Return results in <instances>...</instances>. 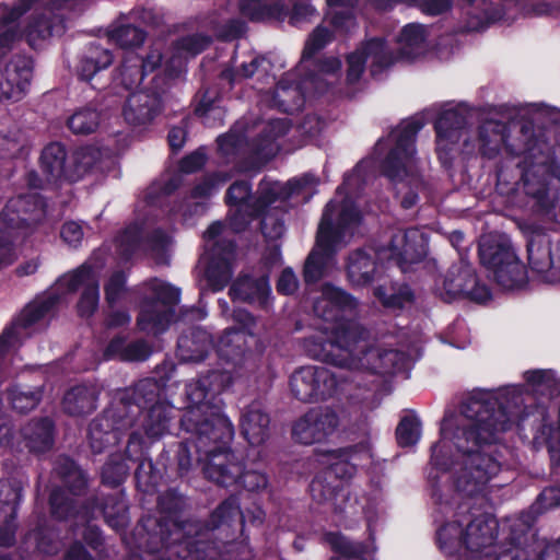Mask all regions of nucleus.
<instances>
[{"instance_id":"obj_1","label":"nucleus","mask_w":560,"mask_h":560,"mask_svg":"<svg viewBox=\"0 0 560 560\" xmlns=\"http://www.w3.org/2000/svg\"><path fill=\"white\" fill-rule=\"evenodd\" d=\"M523 398L515 392L499 396L479 393L465 399L457 412H447L431 462L450 471L454 491L462 498L480 494L501 470V455L493 444L521 419Z\"/></svg>"},{"instance_id":"obj_2","label":"nucleus","mask_w":560,"mask_h":560,"mask_svg":"<svg viewBox=\"0 0 560 560\" xmlns=\"http://www.w3.org/2000/svg\"><path fill=\"white\" fill-rule=\"evenodd\" d=\"M207 422L198 410L186 415L184 424L197 432V450L205 455L202 471L209 480L222 487H231L240 481L243 463L230 450L234 427L222 409H215Z\"/></svg>"},{"instance_id":"obj_3","label":"nucleus","mask_w":560,"mask_h":560,"mask_svg":"<svg viewBox=\"0 0 560 560\" xmlns=\"http://www.w3.org/2000/svg\"><path fill=\"white\" fill-rule=\"evenodd\" d=\"M361 222V213L349 198L327 203L316 234V243L304 264V280L319 281Z\"/></svg>"},{"instance_id":"obj_4","label":"nucleus","mask_w":560,"mask_h":560,"mask_svg":"<svg viewBox=\"0 0 560 560\" xmlns=\"http://www.w3.org/2000/svg\"><path fill=\"white\" fill-rule=\"evenodd\" d=\"M422 127L423 122L419 119L406 120L395 128L387 139L393 142V147L382 167L390 180L402 184L398 194L402 195L400 202L405 209H410L418 200L415 191L407 190L408 186L413 185L417 189L421 186L417 174L415 141Z\"/></svg>"},{"instance_id":"obj_5","label":"nucleus","mask_w":560,"mask_h":560,"mask_svg":"<svg viewBox=\"0 0 560 560\" xmlns=\"http://www.w3.org/2000/svg\"><path fill=\"white\" fill-rule=\"evenodd\" d=\"M364 327L355 322H340L330 328V335L314 334L303 340L306 353L318 361L346 369L360 365L354 351L361 350L364 338Z\"/></svg>"},{"instance_id":"obj_6","label":"nucleus","mask_w":560,"mask_h":560,"mask_svg":"<svg viewBox=\"0 0 560 560\" xmlns=\"http://www.w3.org/2000/svg\"><path fill=\"white\" fill-rule=\"evenodd\" d=\"M215 376L217 374L212 373L209 376L190 382L186 387L187 406L182 415L180 425L191 436L178 445L176 462L180 475L187 474L195 463L203 464L205 455H201L196 446L198 434L194 430H189L184 424V420L189 411L198 410L207 422H213L210 418H213L211 413L214 411V408L222 409V400L211 388V378Z\"/></svg>"},{"instance_id":"obj_7","label":"nucleus","mask_w":560,"mask_h":560,"mask_svg":"<svg viewBox=\"0 0 560 560\" xmlns=\"http://www.w3.org/2000/svg\"><path fill=\"white\" fill-rule=\"evenodd\" d=\"M151 289L152 298L142 303L137 324L140 330L158 335L166 330L174 318L179 290L160 280H154Z\"/></svg>"},{"instance_id":"obj_8","label":"nucleus","mask_w":560,"mask_h":560,"mask_svg":"<svg viewBox=\"0 0 560 560\" xmlns=\"http://www.w3.org/2000/svg\"><path fill=\"white\" fill-rule=\"evenodd\" d=\"M435 290L445 302L469 299L482 303L490 298L489 289L479 283L475 269L463 260L453 264L436 280Z\"/></svg>"},{"instance_id":"obj_9","label":"nucleus","mask_w":560,"mask_h":560,"mask_svg":"<svg viewBox=\"0 0 560 560\" xmlns=\"http://www.w3.org/2000/svg\"><path fill=\"white\" fill-rule=\"evenodd\" d=\"M342 381L325 366L307 365L293 372L291 392L301 401L325 400L338 393Z\"/></svg>"},{"instance_id":"obj_10","label":"nucleus","mask_w":560,"mask_h":560,"mask_svg":"<svg viewBox=\"0 0 560 560\" xmlns=\"http://www.w3.org/2000/svg\"><path fill=\"white\" fill-rule=\"evenodd\" d=\"M463 523L464 520L460 518L441 527L438 533L439 540L445 545L460 541L472 552H480L492 546L497 524L489 515H476L467 523L465 530Z\"/></svg>"},{"instance_id":"obj_11","label":"nucleus","mask_w":560,"mask_h":560,"mask_svg":"<svg viewBox=\"0 0 560 560\" xmlns=\"http://www.w3.org/2000/svg\"><path fill=\"white\" fill-rule=\"evenodd\" d=\"M223 231L220 222L212 223L205 232V238L210 249L209 264L206 269L208 285L213 291L222 290L232 276L231 262L234 258V244L231 241H214Z\"/></svg>"},{"instance_id":"obj_12","label":"nucleus","mask_w":560,"mask_h":560,"mask_svg":"<svg viewBox=\"0 0 560 560\" xmlns=\"http://www.w3.org/2000/svg\"><path fill=\"white\" fill-rule=\"evenodd\" d=\"M368 60L371 61L372 74H375L389 67L394 62V56L381 38H373L361 44L347 56V85L353 86L360 82Z\"/></svg>"},{"instance_id":"obj_13","label":"nucleus","mask_w":560,"mask_h":560,"mask_svg":"<svg viewBox=\"0 0 560 560\" xmlns=\"http://www.w3.org/2000/svg\"><path fill=\"white\" fill-rule=\"evenodd\" d=\"M68 154L63 144L51 142L47 144L40 154L39 165L42 173L46 176L47 183L57 182L61 178L74 179L86 172L92 165L86 150L78 151L74 155L75 170L67 166Z\"/></svg>"},{"instance_id":"obj_14","label":"nucleus","mask_w":560,"mask_h":560,"mask_svg":"<svg viewBox=\"0 0 560 560\" xmlns=\"http://www.w3.org/2000/svg\"><path fill=\"white\" fill-rule=\"evenodd\" d=\"M363 347L354 351V357L360 360V365L349 368L350 371H369L381 375H390L402 371L407 363L404 352L395 349L374 347L370 343V331L364 327Z\"/></svg>"},{"instance_id":"obj_15","label":"nucleus","mask_w":560,"mask_h":560,"mask_svg":"<svg viewBox=\"0 0 560 560\" xmlns=\"http://www.w3.org/2000/svg\"><path fill=\"white\" fill-rule=\"evenodd\" d=\"M275 188H261V194L252 205L249 201L250 187L247 182H236L228 189V201L238 206L235 213L231 215L230 224L236 232L243 231L250 220L258 215L265 207L273 202L276 199Z\"/></svg>"},{"instance_id":"obj_16","label":"nucleus","mask_w":560,"mask_h":560,"mask_svg":"<svg viewBox=\"0 0 560 560\" xmlns=\"http://www.w3.org/2000/svg\"><path fill=\"white\" fill-rule=\"evenodd\" d=\"M340 422V417L334 409L314 408L295 422L292 433L302 444L318 443L331 435Z\"/></svg>"},{"instance_id":"obj_17","label":"nucleus","mask_w":560,"mask_h":560,"mask_svg":"<svg viewBox=\"0 0 560 560\" xmlns=\"http://www.w3.org/2000/svg\"><path fill=\"white\" fill-rule=\"evenodd\" d=\"M46 215V206L37 192L12 198L0 214V230H14L39 223Z\"/></svg>"},{"instance_id":"obj_18","label":"nucleus","mask_w":560,"mask_h":560,"mask_svg":"<svg viewBox=\"0 0 560 560\" xmlns=\"http://www.w3.org/2000/svg\"><path fill=\"white\" fill-rule=\"evenodd\" d=\"M132 427V419L122 416L121 408L115 406L95 418L89 427V443L94 453H102L116 444L119 434Z\"/></svg>"},{"instance_id":"obj_19","label":"nucleus","mask_w":560,"mask_h":560,"mask_svg":"<svg viewBox=\"0 0 560 560\" xmlns=\"http://www.w3.org/2000/svg\"><path fill=\"white\" fill-rule=\"evenodd\" d=\"M57 300L55 295H49L26 305L14 323L0 336V355L16 348L24 337L22 331L44 319L51 312Z\"/></svg>"},{"instance_id":"obj_20","label":"nucleus","mask_w":560,"mask_h":560,"mask_svg":"<svg viewBox=\"0 0 560 560\" xmlns=\"http://www.w3.org/2000/svg\"><path fill=\"white\" fill-rule=\"evenodd\" d=\"M102 514L106 524L119 532L129 524L128 506L121 493L102 499L89 500L81 511L75 513L78 523L86 524Z\"/></svg>"},{"instance_id":"obj_21","label":"nucleus","mask_w":560,"mask_h":560,"mask_svg":"<svg viewBox=\"0 0 560 560\" xmlns=\"http://www.w3.org/2000/svg\"><path fill=\"white\" fill-rule=\"evenodd\" d=\"M467 125L468 113L462 108L444 110L436 120V152L444 165L451 163L452 152L463 137Z\"/></svg>"},{"instance_id":"obj_22","label":"nucleus","mask_w":560,"mask_h":560,"mask_svg":"<svg viewBox=\"0 0 560 560\" xmlns=\"http://www.w3.org/2000/svg\"><path fill=\"white\" fill-rule=\"evenodd\" d=\"M292 77L291 73L285 74L277 84L270 98L271 106L289 114L302 108L306 93H311L313 90L322 91V88L318 86V75L307 77L299 83H295Z\"/></svg>"},{"instance_id":"obj_23","label":"nucleus","mask_w":560,"mask_h":560,"mask_svg":"<svg viewBox=\"0 0 560 560\" xmlns=\"http://www.w3.org/2000/svg\"><path fill=\"white\" fill-rule=\"evenodd\" d=\"M358 307V301L345 290L326 283L322 287L320 295L315 299L313 310L316 316L326 322H334V326L340 322L346 313H353Z\"/></svg>"},{"instance_id":"obj_24","label":"nucleus","mask_w":560,"mask_h":560,"mask_svg":"<svg viewBox=\"0 0 560 560\" xmlns=\"http://www.w3.org/2000/svg\"><path fill=\"white\" fill-rule=\"evenodd\" d=\"M163 388L153 378H144L138 382L133 387L126 389L116 408H121L122 416L129 417L135 421V416L143 409H150L158 404H166L162 399Z\"/></svg>"},{"instance_id":"obj_25","label":"nucleus","mask_w":560,"mask_h":560,"mask_svg":"<svg viewBox=\"0 0 560 560\" xmlns=\"http://www.w3.org/2000/svg\"><path fill=\"white\" fill-rule=\"evenodd\" d=\"M530 269L549 283L560 281V242L552 249L545 237L532 240L528 244Z\"/></svg>"},{"instance_id":"obj_26","label":"nucleus","mask_w":560,"mask_h":560,"mask_svg":"<svg viewBox=\"0 0 560 560\" xmlns=\"http://www.w3.org/2000/svg\"><path fill=\"white\" fill-rule=\"evenodd\" d=\"M32 71L30 58L14 57L0 73V100L19 101L30 84Z\"/></svg>"},{"instance_id":"obj_27","label":"nucleus","mask_w":560,"mask_h":560,"mask_svg":"<svg viewBox=\"0 0 560 560\" xmlns=\"http://www.w3.org/2000/svg\"><path fill=\"white\" fill-rule=\"evenodd\" d=\"M385 250L386 258L396 259L398 264L420 260L427 253V238L417 229L399 230L392 235Z\"/></svg>"},{"instance_id":"obj_28","label":"nucleus","mask_w":560,"mask_h":560,"mask_svg":"<svg viewBox=\"0 0 560 560\" xmlns=\"http://www.w3.org/2000/svg\"><path fill=\"white\" fill-rule=\"evenodd\" d=\"M61 282L67 285L69 291L84 288L78 308L81 316H91L98 305L100 298L96 271L89 265H82L72 273L65 276Z\"/></svg>"},{"instance_id":"obj_29","label":"nucleus","mask_w":560,"mask_h":560,"mask_svg":"<svg viewBox=\"0 0 560 560\" xmlns=\"http://www.w3.org/2000/svg\"><path fill=\"white\" fill-rule=\"evenodd\" d=\"M514 255L510 241L502 235H485L479 244L481 264L493 275L503 265L509 264L512 271L518 275L520 267L514 264Z\"/></svg>"},{"instance_id":"obj_30","label":"nucleus","mask_w":560,"mask_h":560,"mask_svg":"<svg viewBox=\"0 0 560 560\" xmlns=\"http://www.w3.org/2000/svg\"><path fill=\"white\" fill-rule=\"evenodd\" d=\"M160 109V98L155 93L138 91L125 101L122 117L128 125L142 127L151 124Z\"/></svg>"},{"instance_id":"obj_31","label":"nucleus","mask_w":560,"mask_h":560,"mask_svg":"<svg viewBox=\"0 0 560 560\" xmlns=\"http://www.w3.org/2000/svg\"><path fill=\"white\" fill-rule=\"evenodd\" d=\"M377 256L386 258L385 250L383 248L378 252L374 249H358L349 256L347 276L353 285H368L380 277V267L376 262Z\"/></svg>"},{"instance_id":"obj_32","label":"nucleus","mask_w":560,"mask_h":560,"mask_svg":"<svg viewBox=\"0 0 560 560\" xmlns=\"http://www.w3.org/2000/svg\"><path fill=\"white\" fill-rule=\"evenodd\" d=\"M229 294L233 301L257 303L266 307L270 296V285L266 277H238L231 285Z\"/></svg>"},{"instance_id":"obj_33","label":"nucleus","mask_w":560,"mask_h":560,"mask_svg":"<svg viewBox=\"0 0 560 560\" xmlns=\"http://www.w3.org/2000/svg\"><path fill=\"white\" fill-rule=\"evenodd\" d=\"M63 31V20L51 11H47L31 18L24 35L28 45L33 48H37L51 36L60 35Z\"/></svg>"},{"instance_id":"obj_34","label":"nucleus","mask_w":560,"mask_h":560,"mask_svg":"<svg viewBox=\"0 0 560 560\" xmlns=\"http://www.w3.org/2000/svg\"><path fill=\"white\" fill-rule=\"evenodd\" d=\"M211 347L210 335L206 330L196 327L179 337L177 353L180 360L185 362H200L207 357Z\"/></svg>"},{"instance_id":"obj_35","label":"nucleus","mask_w":560,"mask_h":560,"mask_svg":"<svg viewBox=\"0 0 560 560\" xmlns=\"http://www.w3.org/2000/svg\"><path fill=\"white\" fill-rule=\"evenodd\" d=\"M270 418L258 404L248 406L242 415V433L252 445H260L269 435Z\"/></svg>"},{"instance_id":"obj_36","label":"nucleus","mask_w":560,"mask_h":560,"mask_svg":"<svg viewBox=\"0 0 560 560\" xmlns=\"http://www.w3.org/2000/svg\"><path fill=\"white\" fill-rule=\"evenodd\" d=\"M98 392L94 386L78 385L63 397V409L71 416H84L96 408Z\"/></svg>"},{"instance_id":"obj_37","label":"nucleus","mask_w":560,"mask_h":560,"mask_svg":"<svg viewBox=\"0 0 560 560\" xmlns=\"http://www.w3.org/2000/svg\"><path fill=\"white\" fill-rule=\"evenodd\" d=\"M269 0H242L240 9L243 15L250 20H264L268 18L281 19L288 13V4L283 0H276L269 4Z\"/></svg>"},{"instance_id":"obj_38","label":"nucleus","mask_w":560,"mask_h":560,"mask_svg":"<svg viewBox=\"0 0 560 560\" xmlns=\"http://www.w3.org/2000/svg\"><path fill=\"white\" fill-rule=\"evenodd\" d=\"M23 434L32 452L42 453L52 446V424L48 419L30 422Z\"/></svg>"},{"instance_id":"obj_39","label":"nucleus","mask_w":560,"mask_h":560,"mask_svg":"<svg viewBox=\"0 0 560 560\" xmlns=\"http://www.w3.org/2000/svg\"><path fill=\"white\" fill-rule=\"evenodd\" d=\"M505 126L499 121L488 120L479 129L480 151L488 158L495 156L505 143Z\"/></svg>"},{"instance_id":"obj_40","label":"nucleus","mask_w":560,"mask_h":560,"mask_svg":"<svg viewBox=\"0 0 560 560\" xmlns=\"http://www.w3.org/2000/svg\"><path fill=\"white\" fill-rule=\"evenodd\" d=\"M106 119L102 112L91 106L82 107L74 112L68 119L69 129L77 135H90L95 132Z\"/></svg>"},{"instance_id":"obj_41","label":"nucleus","mask_w":560,"mask_h":560,"mask_svg":"<svg viewBox=\"0 0 560 560\" xmlns=\"http://www.w3.org/2000/svg\"><path fill=\"white\" fill-rule=\"evenodd\" d=\"M427 32L420 24L405 26L398 38L399 50L404 57L415 58L424 51Z\"/></svg>"},{"instance_id":"obj_42","label":"nucleus","mask_w":560,"mask_h":560,"mask_svg":"<svg viewBox=\"0 0 560 560\" xmlns=\"http://www.w3.org/2000/svg\"><path fill=\"white\" fill-rule=\"evenodd\" d=\"M172 408L167 404H158L144 415L142 428L149 438H159L168 430Z\"/></svg>"},{"instance_id":"obj_43","label":"nucleus","mask_w":560,"mask_h":560,"mask_svg":"<svg viewBox=\"0 0 560 560\" xmlns=\"http://www.w3.org/2000/svg\"><path fill=\"white\" fill-rule=\"evenodd\" d=\"M247 350L246 336L241 330L229 329L218 343L219 354L228 361L236 362L243 358Z\"/></svg>"},{"instance_id":"obj_44","label":"nucleus","mask_w":560,"mask_h":560,"mask_svg":"<svg viewBox=\"0 0 560 560\" xmlns=\"http://www.w3.org/2000/svg\"><path fill=\"white\" fill-rule=\"evenodd\" d=\"M374 295L386 307L399 308L411 302L412 293L407 285H395L393 282H384L374 289Z\"/></svg>"},{"instance_id":"obj_45","label":"nucleus","mask_w":560,"mask_h":560,"mask_svg":"<svg viewBox=\"0 0 560 560\" xmlns=\"http://www.w3.org/2000/svg\"><path fill=\"white\" fill-rule=\"evenodd\" d=\"M340 489L341 482L330 480L323 471L313 479L310 486L313 500L320 504H332Z\"/></svg>"},{"instance_id":"obj_46","label":"nucleus","mask_w":560,"mask_h":560,"mask_svg":"<svg viewBox=\"0 0 560 560\" xmlns=\"http://www.w3.org/2000/svg\"><path fill=\"white\" fill-rule=\"evenodd\" d=\"M514 264L520 267L517 275L512 271L509 264L503 265L492 277L495 282L504 290H515L522 288L527 281V272L525 266L520 261L516 254L514 255Z\"/></svg>"},{"instance_id":"obj_47","label":"nucleus","mask_w":560,"mask_h":560,"mask_svg":"<svg viewBox=\"0 0 560 560\" xmlns=\"http://www.w3.org/2000/svg\"><path fill=\"white\" fill-rule=\"evenodd\" d=\"M22 497V488L16 482L0 481V515L15 517L16 508Z\"/></svg>"},{"instance_id":"obj_48","label":"nucleus","mask_w":560,"mask_h":560,"mask_svg":"<svg viewBox=\"0 0 560 560\" xmlns=\"http://www.w3.org/2000/svg\"><path fill=\"white\" fill-rule=\"evenodd\" d=\"M113 62V56L107 49L95 48L90 56L81 60L79 75L83 80H90L98 70L108 67Z\"/></svg>"},{"instance_id":"obj_49","label":"nucleus","mask_w":560,"mask_h":560,"mask_svg":"<svg viewBox=\"0 0 560 560\" xmlns=\"http://www.w3.org/2000/svg\"><path fill=\"white\" fill-rule=\"evenodd\" d=\"M58 475L73 492H80L86 485V478L82 470L69 458H62L56 467Z\"/></svg>"},{"instance_id":"obj_50","label":"nucleus","mask_w":560,"mask_h":560,"mask_svg":"<svg viewBox=\"0 0 560 560\" xmlns=\"http://www.w3.org/2000/svg\"><path fill=\"white\" fill-rule=\"evenodd\" d=\"M288 130L289 122L287 119H273L268 121L262 129V133L266 140L264 143L257 145V154L264 158H267L270 154H272L275 151L272 142L277 138L284 136L288 132Z\"/></svg>"},{"instance_id":"obj_51","label":"nucleus","mask_w":560,"mask_h":560,"mask_svg":"<svg viewBox=\"0 0 560 560\" xmlns=\"http://www.w3.org/2000/svg\"><path fill=\"white\" fill-rule=\"evenodd\" d=\"M42 399L39 388L27 389L22 386H14L10 390V401L12 407L19 412H27L33 410Z\"/></svg>"},{"instance_id":"obj_52","label":"nucleus","mask_w":560,"mask_h":560,"mask_svg":"<svg viewBox=\"0 0 560 560\" xmlns=\"http://www.w3.org/2000/svg\"><path fill=\"white\" fill-rule=\"evenodd\" d=\"M27 150L26 141L19 129L0 131V155L2 158H16Z\"/></svg>"},{"instance_id":"obj_53","label":"nucleus","mask_w":560,"mask_h":560,"mask_svg":"<svg viewBox=\"0 0 560 560\" xmlns=\"http://www.w3.org/2000/svg\"><path fill=\"white\" fill-rule=\"evenodd\" d=\"M109 38L121 48H132L142 45L145 34L133 25H121L109 32Z\"/></svg>"},{"instance_id":"obj_54","label":"nucleus","mask_w":560,"mask_h":560,"mask_svg":"<svg viewBox=\"0 0 560 560\" xmlns=\"http://www.w3.org/2000/svg\"><path fill=\"white\" fill-rule=\"evenodd\" d=\"M332 39V33L325 26H317L308 36L302 52L301 63L307 62L318 50Z\"/></svg>"},{"instance_id":"obj_55","label":"nucleus","mask_w":560,"mask_h":560,"mask_svg":"<svg viewBox=\"0 0 560 560\" xmlns=\"http://www.w3.org/2000/svg\"><path fill=\"white\" fill-rule=\"evenodd\" d=\"M143 70L140 68V58L136 56L128 57L120 67L121 83L131 89L141 83L144 77Z\"/></svg>"},{"instance_id":"obj_56","label":"nucleus","mask_w":560,"mask_h":560,"mask_svg":"<svg viewBox=\"0 0 560 560\" xmlns=\"http://www.w3.org/2000/svg\"><path fill=\"white\" fill-rule=\"evenodd\" d=\"M211 42L212 39L208 35L191 34L179 38L176 42V48L178 51L195 56L205 50Z\"/></svg>"},{"instance_id":"obj_57","label":"nucleus","mask_w":560,"mask_h":560,"mask_svg":"<svg viewBox=\"0 0 560 560\" xmlns=\"http://www.w3.org/2000/svg\"><path fill=\"white\" fill-rule=\"evenodd\" d=\"M420 436V424L415 419H402L397 429L396 438L400 446H410L417 443Z\"/></svg>"},{"instance_id":"obj_58","label":"nucleus","mask_w":560,"mask_h":560,"mask_svg":"<svg viewBox=\"0 0 560 560\" xmlns=\"http://www.w3.org/2000/svg\"><path fill=\"white\" fill-rule=\"evenodd\" d=\"M483 18H480L476 12L475 9L469 10L467 12L468 19L466 22V28L467 31H480L482 30L488 23L495 22L502 19L503 13L501 8H494L489 10V8L483 9Z\"/></svg>"},{"instance_id":"obj_59","label":"nucleus","mask_w":560,"mask_h":560,"mask_svg":"<svg viewBox=\"0 0 560 560\" xmlns=\"http://www.w3.org/2000/svg\"><path fill=\"white\" fill-rule=\"evenodd\" d=\"M536 544H525L524 546L521 542L511 544L510 547L501 550L495 560H532V552L538 549Z\"/></svg>"},{"instance_id":"obj_60","label":"nucleus","mask_w":560,"mask_h":560,"mask_svg":"<svg viewBox=\"0 0 560 560\" xmlns=\"http://www.w3.org/2000/svg\"><path fill=\"white\" fill-rule=\"evenodd\" d=\"M523 185L526 195L537 199L538 203L542 208H549L552 205L548 195L547 186L544 182H534L529 178V175L526 174L523 179Z\"/></svg>"},{"instance_id":"obj_61","label":"nucleus","mask_w":560,"mask_h":560,"mask_svg":"<svg viewBox=\"0 0 560 560\" xmlns=\"http://www.w3.org/2000/svg\"><path fill=\"white\" fill-rule=\"evenodd\" d=\"M51 513L59 520L72 515L73 502L66 497L62 490H54L50 494Z\"/></svg>"},{"instance_id":"obj_62","label":"nucleus","mask_w":560,"mask_h":560,"mask_svg":"<svg viewBox=\"0 0 560 560\" xmlns=\"http://www.w3.org/2000/svg\"><path fill=\"white\" fill-rule=\"evenodd\" d=\"M128 475V467L125 463L108 462L102 470V479L109 486H118Z\"/></svg>"},{"instance_id":"obj_63","label":"nucleus","mask_w":560,"mask_h":560,"mask_svg":"<svg viewBox=\"0 0 560 560\" xmlns=\"http://www.w3.org/2000/svg\"><path fill=\"white\" fill-rule=\"evenodd\" d=\"M283 2L288 4V7L292 5V13L290 15L292 24L305 21L316 12L312 0H283Z\"/></svg>"},{"instance_id":"obj_64","label":"nucleus","mask_w":560,"mask_h":560,"mask_svg":"<svg viewBox=\"0 0 560 560\" xmlns=\"http://www.w3.org/2000/svg\"><path fill=\"white\" fill-rule=\"evenodd\" d=\"M323 472L330 479L342 483V480L351 478L355 472V466L345 459L331 463Z\"/></svg>"}]
</instances>
